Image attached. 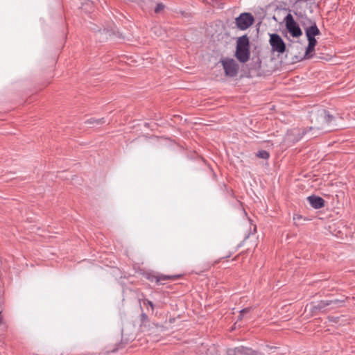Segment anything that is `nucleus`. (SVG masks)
<instances>
[{
	"mask_svg": "<svg viewBox=\"0 0 355 355\" xmlns=\"http://www.w3.org/2000/svg\"><path fill=\"white\" fill-rule=\"evenodd\" d=\"M284 21L286 24V29L293 37H299L302 35V32L299 25L294 20L291 14L289 13L286 16Z\"/></svg>",
	"mask_w": 355,
	"mask_h": 355,
	"instance_id": "20e7f679",
	"label": "nucleus"
},
{
	"mask_svg": "<svg viewBox=\"0 0 355 355\" xmlns=\"http://www.w3.org/2000/svg\"><path fill=\"white\" fill-rule=\"evenodd\" d=\"M307 40H308V42H309L308 45L313 46H316L317 41H316L315 37L307 38Z\"/></svg>",
	"mask_w": 355,
	"mask_h": 355,
	"instance_id": "f3484780",
	"label": "nucleus"
},
{
	"mask_svg": "<svg viewBox=\"0 0 355 355\" xmlns=\"http://www.w3.org/2000/svg\"><path fill=\"white\" fill-rule=\"evenodd\" d=\"M105 123V120L104 118H101L96 119L94 118H91L85 121V123L89 125H92L94 126L101 125Z\"/></svg>",
	"mask_w": 355,
	"mask_h": 355,
	"instance_id": "f8f14e48",
	"label": "nucleus"
},
{
	"mask_svg": "<svg viewBox=\"0 0 355 355\" xmlns=\"http://www.w3.org/2000/svg\"><path fill=\"white\" fill-rule=\"evenodd\" d=\"M141 321L142 323H145V322H147L148 321V315L144 313H142L141 314Z\"/></svg>",
	"mask_w": 355,
	"mask_h": 355,
	"instance_id": "6ab92c4d",
	"label": "nucleus"
},
{
	"mask_svg": "<svg viewBox=\"0 0 355 355\" xmlns=\"http://www.w3.org/2000/svg\"><path fill=\"white\" fill-rule=\"evenodd\" d=\"M269 42L272 51L277 52L279 53H283L285 52L286 44L278 34H270Z\"/></svg>",
	"mask_w": 355,
	"mask_h": 355,
	"instance_id": "39448f33",
	"label": "nucleus"
},
{
	"mask_svg": "<svg viewBox=\"0 0 355 355\" xmlns=\"http://www.w3.org/2000/svg\"><path fill=\"white\" fill-rule=\"evenodd\" d=\"M329 320L336 322V320L334 318V317L329 318Z\"/></svg>",
	"mask_w": 355,
	"mask_h": 355,
	"instance_id": "4be33fe9",
	"label": "nucleus"
},
{
	"mask_svg": "<svg viewBox=\"0 0 355 355\" xmlns=\"http://www.w3.org/2000/svg\"><path fill=\"white\" fill-rule=\"evenodd\" d=\"M250 310H251V308H245V309H242L240 311V315L239 316V318L241 320L244 316L245 314L250 313Z\"/></svg>",
	"mask_w": 355,
	"mask_h": 355,
	"instance_id": "2eb2a0df",
	"label": "nucleus"
},
{
	"mask_svg": "<svg viewBox=\"0 0 355 355\" xmlns=\"http://www.w3.org/2000/svg\"><path fill=\"white\" fill-rule=\"evenodd\" d=\"M229 355H263L261 353L254 351L251 349L241 347H237L232 352H231Z\"/></svg>",
	"mask_w": 355,
	"mask_h": 355,
	"instance_id": "6e6552de",
	"label": "nucleus"
},
{
	"mask_svg": "<svg viewBox=\"0 0 355 355\" xmlns=\"http://www.w3.org/2000/svg\"><path fill=\"white\" fill-rule=\"evenodd\" d=\"M334 116L330 115L326 110L322 109L313 113L311 115V122L313 125L311 126L309 130H321L325 129V125L330 124Z\"/></svg>",
	"mask_w": 355,
	"mask_h": 355,
	"instance_id": "f257e3e1",
	"label": "nucleus"
},
{
	"mask_svg": "<svg viewBox=\"0 0 355 355\" xmlns=\"http://www.w3.org/2000/svg\"><path fill=\"white\" fill-rule=\"evenodd\" d=\"M254 21V17L250 13L244 12L236 19V24L239 29L245 30L253 24Z\"/></svg>",
	"mask_w": 355,
	"mask_h": 355,
	"instance_id": "423d86ee",
	"label": "nucleus"
},
{
	"mask_svg": "<svg viewBox=\"0 0 355 355\" xmlns=\"http://www.w3.org/2000/svg\"><path fill=\"white\" fill-rule=\"evenodd\" d=\"M305 19L307 21L308 24H310V26L304 28L306 37H315L316 35H320V31L318 28L315 22L313 21L308 17H305Z\"/></svg>",
	"mask_w": 355,
	"mask_h": 355,
	"instance_id": "0eeeda50",
	"label": "nucleus"
},
{
	"mask_svg": "<svg viewBox=\"0 0 355 355\" xmlns=\"http://www.w3.org/2000/svg\"><path fill=\"white\" fill-rule=\"evenodd\" d=\"M220 63L223 65L225 76L234 77L238 74L239 65L233 58H222Z\"/></svg>",
	"mask_w": 355,
	"mask_h": 355,
	"instance_id": "7ed1b4c3",
	"label": "nucleus"
},
{
	"mask_svg": "<svg viewBox=\"0 0 355 355\" xmlns=\"http://www.w3.org/2000/svg\"><path fill=\"white\" fill-rule=\"evenodd\" d=\"M178 277H179V276H178V275L171 276V275H159L153 276L151 281L155 280L157 283L163 284L164 281L169 280V279L174 280V279H178Z\"/></svg>",
	"mask_w": 355,
	"mask_h": 355,
	"instance_id": "9b49d317",
	"label": "nucleus"
},
{
	"mask_svg": "<svg viewBox=\"0 0 355 355\" xmlns=\"http://www.w3.org/2000/svg\"><path fill=\"white\" fill-rule=\"evenodd\" d=\"M164 8V6L162 4V3H158L155 8V13H159L162 10H163Z\"/></svg>",
	"mask_w": 355,
	"mask_h": 355,
	"instance_id": "dca6fc26",
	"label": "nucleus"
},
{
	"mask_svg": "<svg viewBox=\"0 0 355 355\" xmlns=\"http://www.w3.org/2000/svg\"><path fill=\"white\" fill-rule=\"evenodd\" d=\"M257 157H258L259 158H261V159H267L269 158V156H270V154L268 151L266 150H259L257 154H256Z\"/></svg>",
	"mask_w": 355,
	"mask_h": 355,
	"instance_id": "ddd939ff",
	"label": "nucleus"
},
{
	"mask_svg": "<svg viewBox=\"0 0 355 355\" xmlns=\"http://www.w3.org/2000/svg\"><path fill=\"white\" fill-rule=\"evenodd\" d=\"M146 303L153 309L154 305L153 303L150 300H146Z\"/></svg>",
	"mask_w": 355,
	"mask_h": 355,
	"instance_id": "412c9836",
	"label": "nucleus"
},
{
	"mask_svg": "<svg viewBox=\"0 0 355 355\" xmlns=\"http://www.w3.org/2000/svg\"><path fill=\"white\" fill-rule=\"evenodd\" d=\"M234 55L241 63H245L249 60L250 57V41L246 35L238 37Z\"/></svg>",
	"mask_w": 355,
	"mask_h": 355,
	"instance_id": "f03ea898",
	"label": "nucleus"
},
{
	"mask_svg": "<svg viewBox=\"0 0 355 355\" xmlns=\"http://www.w3.org/2000/svg\"><path fill=\"white\" fill-rule=\"evenodd\" d=\"M307 201L314 209H320L324 206V200L320 196H310L307 198Z\"/></svg>",
	"mask_w": 355,
	"mask_h": 355,
	"instance_id": "1a4fd4ad",
	"label": "nucleus"
},
{
	"mask_svg": "<svg viewBox=\"0 0 355 355\" xmlns=\"http://www.w3.org/2000/svg\"><path fill=\"white\" fill-rule=\"evenodd\" d=\"M343 302V300H322L319 302L315 306H313V309L315 310L322 311L327 306L331 304H337L339 302Z\"/></svg>",
	"mask_w": 355,
	"mask_h": 355,
	"instance_id": "9d476101",
	"label": "nucleus"
},
{
	"mask_svg": "<svg viewBox=\"0 0 355 355\" xmlns=\"http://www.w3.org/2000/svg\"><path fill=\"white\" fill-rule=\"evenodd\" d=\"M305 17H307L306 16L302 17V20L300 21V23L302 26L304 28L310 26V24H308L307 21L305 19Z\"/></svg>",
	"mask_w": 355,
	"mask_h": 355,
	"instance_id": "a211bd4d",
	"label": "nucleus"
},
{
	"mask_svg": "<svg viewBox=\"0 0 355 355\" xmlns=\"http://www.w3.org/2000/svg\"><path fill=\"white\" fill-rule=\"evenodd\" d=\"M302 218V216L299 214H296L293 216V220L296 223L297 220H300Z\"/></svg>",
	"mask_w": 355,
	"mask_h": 355,
	"instance_id": "aec40b11",
	"label": "nucleus"
},
{
	"mask_svg": "<svg viewBox=\"0 0 355 355\" xmlns=\"http://www.w3.org/2000/svg\"><path fill=\"white\" fill-rule=\"evenodd\" d=\"M315 50V46H310V45H308L306 49V52H305V58H310L312 57V55H311V53H312Z\"/></svg>",
	"mask_w": 355,
	"mask_h": 355,
	"instance_id": "4468645a",
	"label": "nucleus"
},
{
	"mask_svg": "<svg viewBox=\"0 0 355 355\" xmlns=\"http://www.w3.org/2000/svg\"><path fill=\"white\" fill-rule=\"evenodd\" d=\"M311 137H316V135H314L313 134H312V135H311Z\"/></svg>",
	"mask_w": 355,
	"mask_h": 355,
	"instance_id": "5701e85b",
	"label": "nucleus"
}]
</instances>
